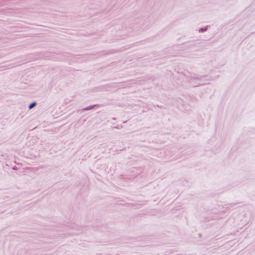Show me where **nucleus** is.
Masks as SVG:
<instances>
[{
    "label": "nucleus",
    "mask_w": 255,
    "mask_h": 255,
    "mask_svg": "<svg viewBox=\"0 0 255 255\" xmlns=\"http://www.w3.org/2000/svg\"><path fill=\"white\" fill-rule=\"evenodd\" d=\"M36 103H31L29 106V109H31L32 108H33L35 105H36Z\"/></svg>",
    "instance_id": "f257e3e1"
}]
</instances>
